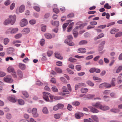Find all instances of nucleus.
<instances>
[{"instance_id": "21", "label": "nucleus", "mask_w": 122, "mask_h": 122, "mask_svg": "<svg viewBox=\"0 0 122 122\" xmlns=\"http://www.w3.org/2000/svg\"><path fill=\"white\" fill-rule=\"evenodd\" d=\"M91 118L95 121L96 122H99V120L97 117L96 115H92L91 116Z\"/></svg>"}, {"instance_id": "42", "label": "nucleus", "mask_w": 122, "mask_h": 122, "mask_svg": "<svg viewBox=\"0 0 122 122\" xmlns=\"http://www.w3.org/2000/svg\"><path fill=\"white\" fill-rule=\"evenodd\" d=\"M52 90L54 92H57L58 91V90L55 86H54L52 87Z\"/></svg>"}, {"instance_id": "12", "label": "nucleus", "mask_w": 122, "mask_h": 122, "mask_svg": "<svg viewBox=\"0 0 122 122\" xmlns=\"http://www.w3.org/2000/svg\"><path fill=\"white\" fill-rule=\"evenodd\" d=\"M109 107L106 106H102L101 105L100 106V109L103 111H106L109 109Z\"/></svg>"}, {"instance_id": "17", "label": "nucleus", "mask_w": 122, "mask_h": 122, "mask_svg": "<svg viewBox=\"0 0 122 122\" xmlns=\"http://www.w3.org/2000/svg\"><path fill=\"white\" fill-rule=\"evenodd\" d=\"M65 43L67 44L68 45L71 46H73L75 44L73 42L69 41L67 39H66L65 40Z\"/></svg>"}, {"instance_id": "59", "label": "nucleus", "mask_w": 122, "mask_h": 122, "mask_svg": "<svg viewBox=\"0 0 122 122\" xmlns=\"http://www.w3.org/2000/svg\"><path fill=\"white\" fill-rule=\"evenodd\" d=\"M57 106H58L59 109L63 108V107L64 106L63 104L61 103L58 104Z\"/></svg>"}, {"instance_id": "20", "label": "nucleus", "mask_w": 122, "mask_h": 122, "mask_svg": "<svg viewBox=\"0 0 122 122\" xmlns=\"http://www.w3.org/2000/svg\"><path fill=\"white\" fill-rule=\"evenodd\" d=\"M94 96V95L88 94L85 96L84 97V98H86L89 99L93 97Z\"/></svg>"}, {"instance_id": "33", "label": "nucleus", "mask_w": 122, "mask_h": 122, "mask_svg": "<svg viewBox=\"0 0 122 122\" xmlns=\"http://www.w3.org/2000/svg\"><path fill=\"white\" fill-rule=\"evenodd\" d=\"M73 34L74 37H76L78 36V33L77 30L75 31V29H74L73 30Z\"/></svg>"}, {"instance_id": "6", "label": "nucleus", "mask_w": 122, "mask_h": 122, "mask_svg": "<svg viewBox=\"0 0 122 122\" xmlns=\"http://www.w3.org/2000/svg\"><path fill=\"white\" fill-rule=\"evenodd\" d=\"M37 110L36 108H34L32 109V112L34 117H36L38 116V115L37 113Z\"/></svg>"}, {"instance_id": "38", "label": "nucleus", "mask_w": 122, "mask_h": 122, "mask_svg": "<svg viewBox=\"0 0 122 122\" xmlns=\"http://www.w3.org/2000/svg\"><path fill=\"white\" fill-rule=\"evenodd\" d=\"M42 111L43 113L45 114H48V111L47 108L46 107L43 108Z\"/></svg>"}, {"instance_id": "4", "label": "nucleus", "mask_w": 122, "mask_h": 122, "mask_svg": "<svg viewBox=\"0 0 122 122\" xmlns=\"http://www.w3.org/2000/svg\"><path fill=\"white\" fill-rule=\"evenodd\" d=\"M43 97L44 99L46 101H48L50 93L47 92H44L43 93Z\"/></svg>"}, {"instance_id": "11", "label": "nucleus", "mask_w": 122, "mask_h": 122, "mask_svg": "<svg viewBox=\"0 0 122 122\" xmlns=\"http://www.w3.org/2000/svg\"><path fill=\"white\" fill-rule=\"evenodd\" d=\"M30 31V29L28 28H27L23 29L22 31V32L23 34H27L29 33Z\"/></svg>"}, {"instance_id": "62", "label": "nucleus", "mask_w": 122, "mask_h": 122, "mask_svg": "<svg viewBox=\"0 0 122 122\" xmlns=\"http://www.w3.org/2000/svg\"><path fill=\"white\" fill-rule=\"evenodd\" d=\"M95 68H92L89 70V71L90 73H92L95 72Z\"/></svg>"}, {"instance_id": "44", "label": "nucleus", "mask_w": 122, "mask_h": 122, "mask_svg": "<svg viewBox=\"0 0 122 122\" xmlns=\"http://www.w3.org/2000/svg\"><path fill=\"white\" fill-rule=\"evenodd\" d=\"M55 70L58 73H61L62 72V70L58 68H55Z\"/></svg>"}, {"instance_id": "27", "label": "nucleus", "mask_w": 122, "mask_h": 122, "mask_svg": "<svg viewBox=\"0 0 122 122\" xmlns=\"http://www.w3.org/2000/svg\"><path fill=\"white\" fill-rule=\"evenodd\" d=\"M14 51V49L13 48L10 47L7 50V53L10 54L13 52Z\"/></svg>"}, {"instance_id": "28", "label": "nucleus", "mask_w": 122, "mask_h": 122, "mask_svg": "<svg viewBox=\"0 0 122 122\" xmlns=\"http://www.w3.org/2000/svg\"><path fill=\"white\" fill-rule=\"evenodd\" d=\"M18 102L19 104L20 105H23L25 104L24 101L22 99H18Z\"/></svg>"}, {"instance_id": "32", "label": "nucleus", "mask_w": 122, "mask_h": 122, "mask_svg": "<svg viewBox=\"0 0 122 122\" xmlns=\"http://www.w3.org/2000/svg\"><path fill=\"white\" fill-rule=\"evenodd\" d=\"M104 36V35L103 33L100 34L97 36L96 38H95L94 39L95 40H96L97 39H99L103 37Z\"/></svg>"}, {"instance_id": "16", "label": "nucleus", "mask_w": 122, "mask_h": 122, "mask_svg": "<svg viewBox=\"0 0 122 122\" xmlns=\"http://www.w3.org/2000/svg\"><path fill=\"white\" fill-rule=\"evenodd\" d=\"M4 81L7 82L11 83L13 81V80L10 78L6 77L4 79Z\"/></svg>"}, {"instance_id": "24", "label": "nucleus", "mask_w": 122, "mask_h": 122, "mask_svg": "<svg viewBox=\"0 0 122 122\" xmlns=\"http://www.w3.org/2000/svg\"><path fill=\"white\" fill-rule=\"evenodd\" d=\"M63 92L61 93V95H65L66 94H68L69 92L67 89H65L62 90Z\"/></svg>"}, {"instance_id": "7", "label": "nucleus", "mask_w": 122, "mask_h": 122, "mask_svg": "<svg viewBox=\"0 0 122 122\" xmlns=\"http://www.w3.org/2000/svg\"><path fill=\"white\" fill-rule=\"evenodd\" d=\"M17 75L19 77L20 79H21L23 77V74L22 72L20 70L17 71Z\"/></svg>"}, {"instance_id": "34", "label": "nucleus", "mask_w": 122, "mask_h": 122, "mask_svg": "<svg viewBox=\"0 0 122 122\" xmlns=\"http://www.w3.org/2000/svg\"><path fill=\"white\" fill-rule=\"evenodd\" d=\"M81 91L82 93H85L87 92L88 89L87 88H82L81 89Z\"/></svg>"}, {"instance_id": "46", "label": "nucleus", "mask_w": 122, "mask_h": 122, "mask_svg": "<svg viewBox=\"0 0 122 122\" xmlns=\"http://www.w3.org/2000/svg\"><path fill=\"white\" fill-rule=\"evenodd\" d=\"M104 7L105 8L109 9L111 8V7L109 5L108 3H107L104 5Z\"/></svg>"}, {"instance_id": "35", "label": "nucleus", "mask_w": 122, "mask_h": 122, "mask_svg": "<svg viewBox=\"0 0 122 122\" xmlns=\"http://www.w3.org/2000/svg\"><path fill=\"white\" fill-rule=\"evenodd\" d=\"M122 35V32H119L116 33L115 35V37L117 38L121 36Z\"/></svg>"}, {"instance_id": "22", "label": "nucleus", "mask_w": 122, "mask_h": 122, "mask_svg": "<svg viewBox=\"0 0 122 122\" xmlns=\"http://www.w3.org/2000/svg\"><path fill=\"white\" fill-rule=\"evenodd\" d=\"M25 8V6L23 5H21L19 8V11L20 12L22 13L23 12Z\"/></svg>"}, {"instance_id": "19", "label": "nucleus", "mask_w": 122, "mask_h": 122, "mask_svg": "<svg viewBox=\"0 0 122 122\" xmlns=\"http://www.w3.org/2000/svg\"><path fill=\"white\" fill-rule=\"evenodd\" d=\"M92 105L93 106L97 108L99 107L100 108V106L101 105L100 102L93 103H92Z\"/></svg>"}, {"instance_id": "47", "label": "nucleus", "mask_w": 122, "mask_h": 122, "mask_svg": "<svg viewBox=\"0 0 122 122\" xmlns=\"http://www.w3.org/2000/svg\"><path fill=\"white\" fill-rule=\"evenodd\" d=\"M36 20L34 19H32L30 20L29 21L31 25H34L36 23Z\"/></svg>"}, {"instance_id": "10", "label": "nucleus", "mask_w": 122, "mask_h": 122, "mask_svg": "<svg viewBox=\"0 0 122 122\" xmlns=\"http://www.w3.org/2000/svg\"><path fill=\"white\" fill-rule=\"evenodd\" d=\"M85 85V84L82 83H80L77 84L75 86V90H77L78 88H80L82 86H84Z\"/></svg>"}, {"instance_id": "40", "label": "nucleus", "mask_w": 122, "mask_h": 122, "mask_svg": "<svg viewBox=\"0 0 122 122\" xmlns=\"http://www.w3.org/2000/svg\"><path fill=\"white\" fill-rule=\"evenodd\" d=\"M9 39L7 38H5L4 39V44L5 45L7 44L9 42Z\"/></svg>"}, {"instance_id": "49", "label": "nucleus", "mask_w": 122, "mask_h": 122, "mask_svg": "<svg viewBox=\"0 0 122 122\" xmlns=\"http://www.w3.org/2000/svg\"><path fill=\"white\" fill-rule=\"evenodd\" d=\"M74 16V14L73 13L69 14L67 15V17L68 18H70L73 17Z\"/></svg>"}, {"instance_id": "3", "label": "nucleus", "mask_w": 122, "mask_h": 122, "mask_svg": "<svg viewBox=\"0 0 122 122\" xmlns=\"http://www.w3.org/2000/svg\"><path fill=\"white\" fill-rule=\"evenodd\" d=\"M28 22L26 19H22L20 23V25L22 27L26 26L28 24Z\"/></svg>"}, {"instance_id": "50", "label": "nucleus", "mask_w": 122, "mask_h": 122, "mask_svg": "<svg viewBox=\"0 0 122 122\" xmlns=\"http://www.w3.org/2000/svg\"><path fill=\"white\" fill-rule=\"evenodd\" d=\"M40 44L41 45L43 46L45 44V40L43 39H41L40 41Z\"/></svg>"}, {"instance_id": "54", "label": "nucleus", "mask_w": 122, "mask_h": 122, "mask_svg": "<svg viewBox=\"0 0 122 122\" xmlns=\"http://www.w3.org/2000/svg\"><path fill=\"white\" fill-rule=\"evenodd\" d=\"M34 9L38 12L40 10V9L39 7L37 6H35L34 7Z\"/></svg>"}, {"instance_id": "15", "label": "nucleus", "mask_w": 122, "mask_h": 122, "mask_svg": "<svg viewBox=\"0 0 122 122\" xmlns=\"http://www.w3.org/2000/svg\"><path fill=\"white\" fill-rule=\"evenodd\" d=\"M51 24L53 25L58 26L59 25V22L58 21H53L52 20L51 21Z\"/></svg>"}, {"instance_id": "53", "label": "nucleus", "mask_w": 122, "mask_h": 122, "mask_svg": "<svg viewBox=\"0 0 122 122\" xmlns=\"http://www.w3.org/2000/svg\"><path fill=\"white\" fill-rule=\"evenodd\" d=\"M15 5V4L13 3L10 5V9L11 10H12L14 8Z\"/></svg>"}, {"instance_id": "57", "label": "nucleus", "mask_w": 122, "mask_h": 122, "mask_svg": "<svg viewBox=\"0 0 122 122\" xmlns=\"http://www.w3.org/2000/svg\"><path fill=\"white\" fill-rule=\"evenodd\" d=\"M10 0H7L5 2L4 4L5 5H8L10 4Z\"/></svg>"}, {"instance_id": "29", "label": "nucleus", "mask_w": 122, "mask_h": 122, "mask_svg": "<svg viewBox=\"0 0 122 122\" xmlns=\"http://www.w3.org/2000/svg\"><path fill=\"white\" fill-rule=\"evenodd\" d=\"M10 23L11 24V21L9 20V18L6 20L4 22V23L5 25H7Z\"/></svg>"}, {"instance_id": "25", "label": "nucleus", "mask_w": 122, "mask_h": 122, "mask_svg": "<svg viewBox=\"0 0 122 122\" xmlns=\"http://www.w3.org/2000/svg\"><path fill=\"white\" fill-rule=\"evenodd\" d=\"M119 30V29H112L111 30L110 33L112 34H114L115 33L118 31Z\"/></svg>"}, {"instance_id": "5", "label": "nucleus", "mask_w": 122, "mask_h": 122, "mask_svg": "<svg viewBox=\"0 0 122 122\" xmlns=\"http://www.w3.org/2000/svg\"><path fill=\"white\" fill-rule=\"evenodd\" d=\"M90 109L91 112L94 113H96L99 112V111L97 109L92 106H89L88 107Z\"/></svg>"}, {"instance_id": "45", "label": "nucleus", "mask_w": 122, "mask_h": 122, "mask_svg": "<svg viewBox=\"0 0 122 122\" xmlns=\"http://www.w3.org/2000/svg\"><path fill=\"white\" fill-rule=\"evenodd\" d=\"M72 104L74 105L78 106L80 105V103L78 102L75 101L72 102Z\"/></svg>"}, {"instance_id": "41", "label": "nucleus", "mask_w": 122, "mask_h": 122, "mask_svg": "<svg viewBox=\"0 0 122 122\" xmlns=\"http://www.w3.org/2000/svg\"><path fill=\"white\" fill-rule=\"evenodd\" d=\"M69 23H66L63 25V28L64 31H65L66 30V28L68 25Z\"/></svg>"}, {"instance_id": "9", "label": "nucleus", "mask_w": 122, "mask_h": 122, "mask_svg": "<svg viewBox=\"0 0 122 122\" xmlns=\"http://www.w3.org/2000/svg\"><path fill=\"white\" fill-rule=\"evenodd\" d=\"M55 57L57 58L60 60H62L63 59V57L61 56L60 53L57 52H56L55 53Z\"/></svg>"}, {"instance_id": "55", "label": "nucleus", "mask_w": 122, "mask_h": 122, "mask_svg": "<svg viewBox=\"0 0 122 122\" xmlns=\"http://www.w3.org/2000/svg\"><path fill=\"white\" fill-rule=\"evenodd\" d=\"M104 83L105 87L107 88H110L111 87V86L110 84L106 83Z\"/></svg>"}, {"instance_id": "18", "label": "nucleus", "mask_w": 122, "mask_h": 122, "mask_svg": "<svg viewBox=\"0 0 122 122\" xmlns=\"http://www.w3.org/2000/svg\"><path fill=\"white\" fill-rule=\"evenodd\" d=\"M19 67L22 70H24L25 68V64L20 63L19 64Z\"/></svg>"}, {"instance_id": "63", "label": "nucleus", "mask_w": 122, "mask_h": 122, "mask_svg": "<svg viewBox=\"0 0 122 122\" xmlns=\"http://www.w3.org/2000/svg\"><path fill=\"white\" fill-rule=\"evenodd\" d=\"M6 75V73L3 71L0 72V76L3 77Z\"/></svg>"}, {"instance_id": "64", "label": "nucleus", "mask_w": 122, "mask_h": 122, "mask_svg": "<svg viewBox=\"0 0 122 122\" xmlns=\"http://www.w3.org/2000/svg\"><path fill=\"white\" fill-rule=\"evenodd\" d=\"M110 93V90H106L104 91L103 92V94L105 95H108Z\"/></svg>"}, {"instance_id": "31", "label": "nucleus", "mask_w": 122, "mask_h": 122, "mask_svg": "<svg viewBox=\"0 0 122 122\" xmlns=\"http://www.w3.org/2000/svg\"><path fill=\"white\" fill-rule=\"evenodd\" d=\"M45 36L46 38L47 39H51L52 37L51 35L49 33H46L45 34Z\"/></svg>"}, {"instance_id": "36", "label": "nucleus", "mask_w": 122, "mask_h": 122, "mask_svg": "<svg viewBox=\"0 0 122 122\" xmlns=\"http://www.w3.org/2000/svg\"><path fill=\"white\" fill-rule=\"evenodd\" d=\"M122 70V66L118 67L116 71V73H118L120 72Z\"/></svg>"}, {"instance_id": "52", "label": "nucleus", "mask_w": 122, "mask_h": 122, "mask_svg": "<svg viewBox=\"0 0 122 122\" xmlns=\"http://www.w3.org/2000/svg\"><path fill=\"white\" fill-rule=\"evenodd\" d=\"M22 36V34H16L15 36V38L17 39L20 37Z\"/></svg>"}, {"instance_id": "2", "label": "nucleus", "mask_w": 122, "mask_h": 122, "mask_svg": "<svg viewBox=\"0 0 122 122\" xmlns=\"http://www.w3.org/2000/svg\"><path fill=\"white\" fill-rule=\"evenodd\" d=\"M16 16L15 15H11L9 16V20L11 21V24L13 25L15 23L16 19Z\"/></svg>"}, {"instance_id": "56", "label": "nucleus", "mask_w": 122, "mask_h": 122, "mask_svg": "<svg viewBox=\"0 0 122 122\" xmlns=\"http://www.w3.org/2000/svg\"><path fill=\"white\" fill-rule=\"evenodd\" d=\"M22 94H23L26 97H27L29 96L27 92L25 91H23L22 92Z\"/></svg>"}, {"instance_id": "14", "label": "nucleus", "mask_w": 122, "mask_h": 122, "mask_svg": "<svg viewBox=\"0 0 122 122\" xmlns=\"http://www.w3.org/2000/svg\"><path fill=\"white\" fill-rule=\"evenodd\" d=\"M86 49L83 48H81L78 49L77 52L79 53H83L86 52Z\"/></svg>"}, {"instance_id": "51", "label": "nucleus", "mask_w": 122, "mask_h": 122, "mask_svg": "<svg viewBox=\"0 0 122 122\" xmlns=\"http://www.w3.org/2000/svg\"><path fill=\"white\" fill-rule=\"evenodd\" d=\"M68 61L72 62H74L76 61V59L70 57Z\"/></svg>"}, {"instance_id": "23", "label": "nucleus", "mask_w": 122, "mask_h": 122, "mask_svg": "<svg viewBox=\"0 0 122 122\" xmlns=\"http://www.w3.org/2000/svg\"><path fill=\"white\" fill-rule=\"evenodd\" d=\"M110 110L111 112L115 113H118L120 111L119 110L115 108H113L111 109Z\"/></svg>"}, {"instance_id": "39", "label": "nucleus", "mask_w": 122, "mask_h": 122, "mask_svg": "<svg viewBox=\"0 0 122 122\" xmlns=\"http://www.w3.org/2000/svg\"><path fill=\"white\" fill-rule=\"evenodd\" d=\"M46 26L45 25H41V30L43 32L45 31L46 29Z\"/></svg>"}, {"instance_id": "26", "label": "nucleus", "mask_w": 122, "mask_h": 122, "mask_svg": "<svg viewBox=\"0 0 122 122\" xmlns=\"http://www.w3.org/2000/svg\"><path fill=\"white\" fill-rule=\"evenodd\" d=\"M87 41L86 40H82L80 41L79 43V44L80 45L86 44L87 43Z\"/></svg>"}, {"instance_id": "13", "label": "nucleus", "mask_w": 122, "mask_h": 122, "mask_svg": "<svg viewBox=\"0 0 122 122\" xmlns=\"http://www.w3.org/2000/svg\"><path fill=\"white\" fill-rule=\"evenodd\" d=\"M83 113L81 112H79L75 114V116L76 117L77 119H80L81 117L83 116Z\"/></svg>"}, {"instance_id": "1", "label": "nucleus", "mask_w": 122, "mask_h": 122, "mask_svg": "<svg viewBox=\"0 0 122 122\" xmlns=\"http://www.w3.org/2000/svg\"><path fill=\"white\" fill-rule=\"evenodd\" d=\"M18 29L17 28L12 29V28H9L8 30L6 32V33L7 34H8L10 32L9 30H11L10 33L11 34L15 33L18 30Z\"/></svg>"}, {"instance_id": "58", "label": "nucleus", "mask_w": 122, "mask_h": 122, "mask_svg": "<svg viewBox=\"0 0 122 122\" xmlns=\"http://www.w3.org/2000/svg\"><path fill=\"white\" fill-rule=\"evenodd\" d=\"M53 11L56 13H58L59 12V10L57 8H54L53 9Z\"/></svg>"}, {"instance_id": "8", "label": "nucleus", "mask_w": 122, "mask_h": 122, "mask_svg": "<svg viewBox=\"0 0 122 122\" xmlns=\"http://www.w3.org/2000/svg\"><path fill=\"white\" fill-rule=\"evenodd\" d=\"M7 70L9 73H15V71L14 70V68L11 66H10L8 67Z\"/></svg>"}, {"instance_id": "43", "label": "nucleus", "mask_w": 122, "mask_h": 122, "mask_svg": "<svg viewBox=\"0 0 122 122\" xmlns=\"http://www.w3.org/2000/svg\"><path fill=\"white\" fill-rule=\"evenodd\" d=\"M86 83L89 85L93 86H94V83L90 81H88L86 82Z\"/></svg>"}, {"instance_id": "37", "label": "nucleus", "mask_w": 122, "mask_h": 122, "mask_svg": "<svg viewBox=\"0 0 122 122\" xmlns=\"http://www.w3.org/2000/svg\"><path fill=\"white\" fill-rule=\"evenodd\" d=\"M103 99L105 101L108 102L109 101L110 98L108 96L105 95L103 96Z\"/></svg>"}, {"instance_id": "61", "label": "nucleus", "mask_w": 122, "mask_h": 122, "mask_svg": "<svg viewBox=\"0 0 122 122\" xmlns=\"http://www.w3.org/2000/svg\"><path fill=\"white\" fill-rule=\"evenodd\" d=\"M53 52L52 51H48L47 53V55L49 57L51 56Z\"/></svg>"}, {"instance_id": "48", "label": "nucleus", "mask_w": 122, "mask_h": 122, "mask_svg": "<svg viewBox=\"0 0 122 122\" xmlns=\"http://www.w3.org/2000/svg\"><path fill=\"white\" fill-rule=\"evenodd\" d=\"M61 114H56L54 115V117L56 119H59L60 117Z\"/></svg>"}, {"instance_id": "60", "label": "nucleus", "mask_w": 122, "mask_h": 122, "mask_svg": "<svg viewBox=\"0 0 122 122\" xmlns=\"http://www.w3.org/2000/svg\"><path fill=\"white\" fill-rule=\"evenodd\" d=\"M67 109L69 111L71 110L72 108V106L69 104H68L67 107Z\"/></svg>"}, {"instance_id": "30", "label": "nucleus", "mask_w": 122, "mask_h": 122, "mask_svg": "<svg viewBox=\"0 0 122 122\" xmlns=\"http://www.w3.org/2000/svg\"><path fill=\"white\" fill-rule=\"evenodd\" d=\"M8 99L11 102H16L15 99L12 97H8Z\"/></svg>"}]
</instances>
